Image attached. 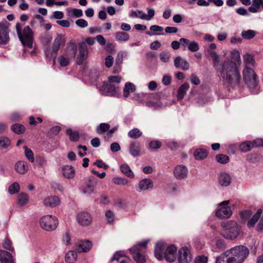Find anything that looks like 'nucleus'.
<instances>
[{
    "label": "nucleus",
    "instance_id": "1",
    "mask_svg": "<svg viewBox=\"0 0 263 263\" xmlns=\"http://www.w3.org/2000/svg\"><path fill=\"white\" fill-rule=\"evenodd\" d=\"M205 55L213 60V66L220 73L221 78L229 85H238L241 81V75L236 64L233 61L220 63L219 55L214 50H204Z\"/></svg>",
    "mask_w": 263,
    "mask_h": 263
},
{
    "label": "nucleus",
    "instance_id": "2",
    "mask_svg": "<svg viewBox=\"0 0 263 263\" xmlns=\"http://www.w3.org/2000/svg\"><path fill=\"white\" fill-rule=\"evenodd\" d=\"M249 250L243 245L237 246L221 254L228 263H242L248 257Z\"/></svg>",
    "mask_w": 263,
    "mask_h": 263
},
{
    "label": "nucleus",
    "instance_id": "3",
    "mask_svg": "<svg viewBox=\"0 0 263 263\" xmlns=\"http://www.w3.org/2000/svg\"><path fill=\"white\" fill-rule=\"evenodd\" d=\"M177 247L175 245L166 247L163 242L156 243L155 249V255L159 260L165 258L168 262H173L176 258Z\"/></svg>",
    "mask_w": 263,
    "mask_h": 263
},
{
    "label": "nucleus",
    "instance_id": "4",
    "mask_svg": "<svg viewBox=\"0 0 263 263\" xmlns=\"http://www.w3.org/2000/svg\"><path fill=\"white\" fill-rule=\"evenodd\" d=\"M17 35L21 43L24 47L32 48L34 40V32L29 26L25 27L22 30V25L17 23L15 26Z\"/></svg>",
    "mask_w": 263,
    "mask_h": 263
},
{
    "label": "nucleus",
    "instance_id": "5",
    "mask_svg": "<svg viewBox=\"0 0 263 263\" xmlns=\"http://www.w3.org/2000/svg\"><path fill=\"white\" fill-rule=\"evenodd\" d=\"M243 80L249 89L254 93L259 91L257 75L253 69L250 67H245L242 71Z\"/></svg>",
    "mask_w": 263,
    "mask_h": 263
},
{
    "label": "nucleus",
    "instance_id": "6",
    "mask_svg": "<svg viewBox=\"0 0 263 263\" xmlns=\"http://www.w3.org/2000/svg\"><path fill=\"white\" fill-rule=\"evenodd\" d=\"M221 226L224 229L221 234L226 239L234 240L240 234V227L235 221L222 222L221 223Z\"/></svg>",
    "mask_w": 263,
    "mask_h": 263
},
{
    "label": "nucleus",
    "instance_id": "7",
    "mask_svg": "<svg viewBox=\"0 0 263 263\" xmlns=\"http://www.w3.org/2000/svg\"><path fill=\"white\" fill-rule=\"evenodd\" d=\"M65 44V38L63 34H58L53 40L51 48L46 46L44 48V52L48 58H54V60L56 55L61 47H63Z\"/></svg>",
    "mask_w": 263,
    "mask_h": 263
},
{
    "label": "nucleus",
    "instance_id": "8",
    "mask_svg": "<svg viewBox=\"0 0 263 263\" xmlns=\"http://www.w3.org/2000/svg\"><path fill=\"white\" fill-rule=\"evenodd\" d=\"M40 222L41 227L45 230L48 231L55 230L58 224V219L50 215L43 216L41 218Z\"/></svg>",
    "mask_w": 263,
    "mask_h": 263
},
{
    "label": "nucleus",
    "instance_id": "9",
    "mask_svg": "<svg viewBox=\"0 0 263 263\" xmlns=\"http://www.w3.org/2000/svg\"><path fill=\"white\" fill-rule=\"evenodd\" d=\"M230 200H225L219 203V208L216 211V216L219 218H229L232 214L231 206H228Z\"/></svg>",
    "mask_w": 263,
    "mask_h": 263
},
{
    "label": "nucleus",
    "instance_id": "10",
    "mask_svg": "<svg viewBox=\"0 0 263 263\" xmlns=\"http://www.w3.org/2000/svg\"><path fill=\"white\" fill-rule=\"evenodd\" d=\"M9 24L5 21L0 22V44H6L10 41Z\"/></svg>",
    "mask_w": 263,
    "mask_h": 263
},
{
    "label": "nucleus",
    "instance_id": "11",
    "mask_svg": "<svg viewBox=\"0 0 263 263\" xmlns=\"http://www.w3.org/2000/svg\"><path fill=\"white\" fill-rule=\"evenodd\" d=\"M98 183V180L93 177H90L85 182L84 186L82 187V192L87 195L92 194L96 189Z\"/></svg>",
    "mask_w": 263,
    "mask_h": 263
},
{
    "label": "nucleus",
    "instance_id": "12",
    "mask_svg": "<svg viewBox=\"0 0 263 263\" xmlns=\"http://www.w3.org/2000/svg\"><path fill=\"white\" fill-rule=\"evenodd\" d=\"M178 262L179 263H190L192 260L190 250L186 247H182L178 252Z\"/></svg>",
    "mask_w": 263,
    "mask_h": 263
},
{
    "label": "nucleus",
    "instance_id": "13",
    "mask_svg": "<svg viewBox=\"0 0 263 263\" xmlns=\"http://www.w3.org/2000/svg\"><path fill=\"white\" fill-rule=\"evenodd\" d=\"M77 220L82 226H89L92 222V217L87 212H81L77 214Z\"/></svg>",
    "mask_w": 263,
    "mask_h": 263
},
{
    "label": "nucleus",
    "instance_id": "14",
    "mask_svg": "<svg viewBox=\"0 0 263 263\" xmlns=\"http://www.w3.org/2000/svg\"><path fill=\"white\" fill-rule=\"evenodd\" d=\"M218 182L221 186H228L232 182V176L228 172H221L218 175Z\"/></svg>",
    "mask_w": 263,
    "mask_h": 263
},
{
    "label": "nucleus",
    "instance_id": "15",
    "mask_svg": "<svg viewBox=\"0 0 263 263\" xmlns=\"http://www.w3.org/2000/svg\"><path fill=\"white\" fill-rule=\"evenodd\" d=\"M88 51L87 45L85 42H81L79 44V54L77 58V64L81 65L83 61L87 58Z\"/></svg>",
    "mask_w": 263,
    "mask_h": 263
},
{
    "label": "nucleus",
    "instance_id": "16",
    "mask_svg": "<svg viewBox=\"0 0 263 263\" xmlns=\"http://www.w3.org/2000/svg\"><path fill=\"white\" fill-rule=\"evenodd\" d=\"M153 187V182L151 179L146 178L142 179L136 185V190L138 192H141L143 191L152 189Z\"/></svg>",
    "mask_w": 263,
    "mask_h": 263
},
{
    "label": "nucleus",
    "instance_id": "17",
    "mask_svg": "<svg viewBox=\"0 0 263 263\" xmlns=\"http://www.w3.org/2000/svg\"><path fill=\"white\" fill-rule=\"evenodd\" d=\"M174 174L177 179H182L187 177L188 169L184 165H179L175 168Z\"/></svg>",
    "mask_w": 263,
    "mask_h": 263
},
{
    "label": "nucleus",
    "instance_id": "18",
    "mask_svg": "<svg viewBox=\"0 0 263 263\" xmlns=\"http://www.w3.org/2000/svg\"><path fill=\"white\" fill-rule=\"evenodd\" d=\"M77 51V46L76 43L70 42L67 44L64 54L72 60L74 59Z\"/></svg>",
    "mask_w": 263,
    "mask_h": 263
},
{
    "label": "nucleus",
    "instance_id": "19",
    "mask_svg": "<svg viewBox=\"0 0 263 263\" xmlns=\"http://www.w3.org/2000/svg\"><path fill=\"white\" fill-rule=\"evenodd\" d=\"M130 251L132 253L133 257L136 262L138 263H145V257L141 253V250H140L137 247H133L130 249Z\"/></svg>",
    "mask_w": 263,
    "mask_h": 263
},
{
    "label": "nucleus",
    "instance_id": "20",
    "mask_svg": "<svg viewBox=\"0 0 263 263\" xmlns=\"http://www.w3.org/2000/svg\"><path fill=\"white\" fill-rule=\"evenodd\" d=\"M129 151L130 155L135 157L140 155L141 152V146L138 142H131L129 145Z\"/></svg>",
    "mask_w": 263,
    "mask_h": 263
},
{
    "label": "nucleus",
    "instance_id": "21",
    "mask_svg": "<svg viewBox=\"0 0 263 263\" xmlns=\"http://www.w3.org/2000/svg\"><path fill=\"white\" fill-rule=\"evenodd\" d=\"M92 244L88 240H80L77 245V250L79 252H85L88 251L91 248Z\"/></svg>",
    "mask_w": 263,
    "mask_h": 263
},
{
    "label": "nucleus",
    "instance_id": "22",
    "mask_svg": "<svg viewBox=\"0 0 263 263\" xmlns=\"http://www.w3.org/2000/svg\"><path fill=\"white\" fill-rule=\"evenodd\" d=\"M174 65L176 68H180L183 70H186L189 68L188 62L180 56H178L175 59Z\"/></svg>",
    "mask_w": 263,
    "mask_h": 263
},
{
    "label": "nucleus",
    "instance_id": "23",
    "mask_svg": "<svg viewBox=\"0 0 263 263\" xmlns=\"http://www.w3.org/2000/svg\"><path fill=\"white\" fill-rule=\"evenodd\" d=\"M14 169L17 173L24 175L28 171V166L26 162L19 161L15 163Z\"/></svg>",
    "mask_w": 263,
    "mask_h": 263
},
{
    "label": "nucleus",
    "instance_id": "24",
    "mask_svg": "<svg viewBox=\"0 0 263 263\" xmlns=\"http://www.w3.org/2000/svg\"><path fill=\"white\" fill-rule=\"evenodd\" d=\"M0 261L1 263H14L11 254L3 250H0Z\"/></svg>",
    "mask_w": 263,
    "mask_h": 263
},
{
    "label": "nucleus",
    "instance_id": "25",
    "mask_svg": "<svg viewBox=\"0 0 263 263\" xmlns=\"http://www.w3.org/2000/svg\"><path fill=\"white\" fill-rule=\"evenodd\" d=\"M39 40L44 48L48 46V45L50 43L52 40V36L49 32L46 31L41 34Z\"/></svg>",
    "mask_w": 263,
    "mask_h": 263
},
{
    "label": "nucleus",
    "instance_id": "26",
    "mask_svg": "<svg viewBox=\"0 0 263 263\" xmlns=\"http://www.w3.org/2000/svg\"><path fill=\"white\" fill-rule=\"evenodd\" d=\"M60 204V199L57 196L47 197L44 200V204L46 206L54 207Z\"/></svg>",
    "mask_w": 263,
    "mask_h": 263
},
{
    "label": "nucleus",
    "instance_id": "27",
    "mask_svg": "<svg viewBox=\"0 0 263 263\" xmlns=\"http://www.w3.org/2000/svg\"><path fill=\"white\" fill-rule=\"evenodd\" d=\"M102 90H104V94L106 96H114L117 92V88L114 85L105 84L102 86Z\"/></svg>",
    "mask_w": 263,
    "mask_h": 263
},
{
    "label": "nucleus",
    "instance_id": "28",
    "mask_svg": "<svg viewBox=\"0 0 263 263\" xmlns=\"http://www.w3.org/2000/svg\"><path fill=\"white\" fill-rule=\"evenodd\" d=\"M62 174L65 177L72 179L75 175V171L72 166L66 165L63 168Z\"/></svg>",
    "mask_w": 263,
    "mask_h": 263
},
{
    "label": "nucleus",
    "instance_id": "29",
    "mask_svg": "<svg viewBox=\"0 0 263 263\" xmlns=\"http://www.w3.org/2000/svg\"><path fill=\"white\" fill-rule=\"evenodd\" d=\"M262 210L261 209H258L253 217L248 220L247 226L250 228H253L260 218Z\"/></svg>",
    "mask_w": 263,
    "mask_h": 263
},
{
    "label": "nucleus",
    "instance_id": "30",
    "mask_svg": "<svg viewBox=\"0 0 263 263\" xmlns=\"http://www.w3.org/2000/svg\"><path fill=\"white\" fill-rule=\"evenodd\" d=\"M194 156L195 159L200 160L205 159L208 156L206 150L203 148H197L194 153Z\"/></svg>",
    "mask_w": 263,
    "mask_h": 263
},
{
    "label": "nucleus",
    "instance_id": "31",
    "mask_svg": "<svg viewBox=\"0 0 263 263\" xmlns=\"http://www.w3.org/2000/svg\"><path fill=\"white\" fill-rule=\"evenodd\" d=\"M135 90L136 87L134 84L130 82L126 83L123 89V97L127 98L130 93L134 92Z\"/></svg>",
    "mask_w": 263,
    "mask_h": 263
},
{
    "label": "nucleus",
    "instance_id": "32",
    "mask_svg": "<svg viewBox=\"0 0 263 263\" xmlns=\"http://www.w3.org/2000/svg\"><path fill=\"white\" fill-rule=\"evenodd\" d=\"M243 61L245 64V67H254L255 61L254 56L249 53H246L243 55Z\"/></svg>",
    "mask_w": 263,
    "mask_h": 263
},
{
    "label": "nucleus",
    "instance_id": "33",
    "mask_svg": "<svg viewBox=\"0 0 263 263\" xmlns=\"http://www.w3.org/2000/svg\"><path fill=\"white\" fill-rule=\"evenodd\" d=\"M189 88V85L184 83L181 85L177 91V98L178 100H182Z\"/></svg>",
    "mask_w": 263,
    "mask_h": 263
},
{
    "label": "nucleus",
    "instance_id": "34",
    "mask_svg": "<svg viewBox=\"0 0 263 263\" xmlns=\"http://www.w3.org/2000/svg\"><path fill=\"white\" fill-rule=\"evenodd\" d=\"M116 40L119 42H126L129 40V35L128 33L119 31L115 34Z\"/></svg>",
    "mask_w": 263,
    "mask_h": 263
},
{
    "label": "nucleus",
    "instance_id": "35",
    "mask_svg": "<svg viewBox=\"0 0 263 263\" xmlns=\"http://www.w3.org/2000/svg\"><path fill=\"white\" fill-rule=\"evenodd\" d=\"M77 257V254L74 251H69L65 255V261L67 263H74Z\"/></svg>",
    "mask_w": 263,
    "mask_h": 263
},
{
    "label": "nucleus",
    "instance_id": "36",
    "mask_svg": "<svg viewBox=\"0 0 263 263\" xmlns=\"http://www.w3.org/2000/svg\"><path fill=\"white\" fill-rule=\"evenodd\" d=\"M120 170L122 173H123L127 177L130 178H134V174L131 170L130 167L127 164H122L120 166Z\"/></svg>",
    "mask_w": 263,
    "mask_h": 263
},
{
    "label": "nucleus",
    "instance_id": "37",
    "mask_svg": "<svg viewBox=\"0 0 263 263\" xmlns=\"http://www.w3.org/2000/svg\"><path fill=\"white\" fill-rule=\"evenodd\" d=\"M66 133L69 136V139L71 141H78L80 138L79 133L76 130H72L71 128L66 130Z\"/></svg>",
    "mask_w": 263,
    "mask_h": 263
},
{
    "label": "nucleus",
    "instance_id": "38",
    "mask_svg": "<svg viewBox=\"0 0 263 263\" xmlns=\"http://www.w3.org/2000/svg\"><path fill=\"white\" fill-rule=\"evenodd\" d=\"M253 148L252 142L246 141L241 143L239 146V150L243 153L249 152Z\"/></svg>",
    "mask_w": 263,
    "mask_h": 263
},
{
    "label": "nucleus",
    "instance_id": "39",
    "mask_svg": "<svg viewBox=\"0 0 263 263\" xmlns=\"http://www.w3.org/2000/svg\"><path fill=\"white\" fill-rule=\"evenodd\" d=\"M71 60V59L63 54L59 56L58 61L61 66L66 67L69 64Z\"/></svg>",
    "mask_w": 263,
    "mask_h": 263
},
{
    "label": "nucleus",
    "instance_id": "40",
    "mask_svg": "<svg viewBox=\"0 0 263 263\" xmlns=\"http://www.w3.org/2000/svg\"><path fill=\"white\" fill-rule=\"evenodd\" d=\"M148 14L146 15L145 13H143L139 17L142 20H145L147 21L151 20L153 16L155 15V10L153 9L148 8L147 9Z\"/></svg>",
    "mask_w": 263,
    "mask_h": 263
},
{
    "label": "nucleus",
    "instance_id": "41",
    "mask_svg": "<svg viewBox=\"0 0 263 263\" xmlns=\"http://www.w3.org/2000/svg\"><path fill=\"white\" fill-rule=\"evenodd\" d=\"M256 35L255 31L252 30H244L241 32L242 37L246 40L253 39Z\"/></svg>",
    "mask_w": 263,
    "mask_h": 263
},
{
    "label": "nucleus",
    "instance_id": "42",
    "mask_svg": "<svg viewBox=\"0 0 263 263\" xmlns=\"http://www.w3.org/2000/svg\"><path fill=\"white\" fill-rule=\"evenodd\" d=\"M142 132L137 128H134L129 131L128 133V136L133 139H138L142 136Z\"/></svg>",
    "mask_w": 263,
    "mask_h": 263
},
{
    "label": "nucleus",
    "instance_id": "43",
    "mask_svg": "<svg viewBox=\"0 0 263 263\" xmlns=\"http://www.w3.org/2000/svg\"><path fill=\"white\" fill-rule=\"evenodd\" d=\"M110 128V125L105 123H101L97 127V132L99 134H102L103 133L107 132Z\"/></svg>",
    "mask_w": 263,
    "mask_h": 263
},
{
    "label": "nucleus",
    "instance_id": "44",
    "mask_svg": "<svg viewBox=\"0 0 263 263\" xmlns=\"http://www.w3.org/2000/svg\"><path fill=\"white\" fill-rule=\"evenodd\" d=\"M112 181L117 185H127L129 183V181L127 179L118 177H114Z\"/></svg>",
    "mask_w": 263,
    "mask_h": 263
},
{
    "label": "nucleus",
    "instance_id": "45",
    "mask_svg": "<svg viewBox=\"0 0 263 263\" xmlns=\"http://www.w3.org/2000/svg\"><path fill=\"white\" fill-rule=\"evenodd\" d=\"M231 54L232 55V59L238 63L237 64L235 62H234L239 69V67L241 63L239 52L238 50H234L231 52ZM238 71H239V70ZM239 72L240 73V72Z\"/></svg>",
    "mask_w": 263,
    "mask_h": 263
},
{
    "label": "nucleus",
    "instance_id": "46",
    "mask_svg": "<svg viewBox=\"0 0 263 263\" xmlns=\"http://www.w3.org/2000/svg\"><path fill=\"white\" fill-rule=\"evenodd\" d=\"M28 201V195L24 193H21L17 197L18 203L21 205H24L27 203Z\"/></svg>",
    "mask_w": 263,
    "mask_h": 263
},
{
    "label": "nucleus",
    "instance_id": "47",
    "mask_svg": "<svg viewBox=\"0 0 263 263\" xmlns=\"http://www.w3.org/2000/svg\"><path fill=\"white\" fill-rule=\"evenodd\" d=\"M11 129L15 133L20 134L24 133L25 130V127L19 124H15L11 126Z\"/></svg>",
    "mask_w": 263,
    "mask_h": 263
},
{
    "label": "nucleus",
    "instance_id": "48",
    "mask_svg": "<svg viewBox=\"0 0 263 263\" xmlns=\"http://www.w3.org/2000/svg\"><path fill=\"white\" fill-rule=\"evenodd\" d=\"M25 155L27 159L31 162H33L34 161V155L31 149L24 146Z\"/></svg>",
    "mask_w": 263,
    "mask_h": 263
},
{
    "label": "nucleus",
    "instance_id": "49",
    "mask_svg": "<svg viewBox=\"0 0 263 263\" xmlns=\"http://www.w3.org/2000/svg\"><path fill=\"white\" fill-rule=\"evenodd\" d=\"M216 160L218 162L220 163L226 164L229 162V158L228 156L225 155L219 154L216 155Z\"/></svg>",
    "mask_w": 263,
    "mask_h": 263
},
{
    "label": "nucleus",
    "instance_id": "50",
    "mask_svg": "<svg viewBox=\"0 0 263 263\" xmlns=\"http://www.w3.org/2000/svg\"><path fill=\"white\" fill-rule=\"evenodd\" d=\"M11 144L10 140L6 137H0V147L3 148L8 147Z\"/></svg>",
    "mask_w": 263,
    "mask_h": 263
},
{
    "label": "nucleus",
    "instance_id": "51",
    "mask_svg": "<svg viewBox=\"0 0 263 263\" xmlns=\"http://www.w3.org/2000/svg\"><path fill=\"white\" fill-rule=\"evenodd\" d=\"M20 190V185L17 182L12 183L9 187V192L10 194H14L17 193Z\"/></svg>",
    "mask_w": 263,
    "mask_h": 263
},
{
    "label": "nucleus",
    "instance_id": "52",
    "mask_svg": "<svg viewBox=\"0 0 263 263\" xmlns=\"http://www.w3.org/2000/svg\"><path fill=\"white\" fill-rule=\"evenodd\" d=\"M105 216L107 222L109 224L112 223L115 220V214L114 212L110 210H108L105 213Z\"/></svg>",
    "mask_w": 263,
    "mask_h": 263
},
{
    "label": "nucleus",
    "instance_id": "53",
    "mask_svg": "<svg viewBox=\"0 0 263 263\" xmlns=\"http://www.w3.org/2000/svg\"><path fill=\"white\" fill-rule=\"evenodd\" d=\"M171 57V54L166 51H163L160 54V59L161 61L164 63H167L169 61Z\"/></svg>",
    "mask_w": 263,
    "mask_h": 263
},
{
    "label": "nucleus",
    "instance_id": "54",
    "mask_svg": "<svg viewBox=\"0 0 263 263\" xmlns=\"http://www.w3.org/2000/svg\"><path fill=\"white\" fill-rule=\"evenodd\" d=\"M252 215V211L250 210H247L241 211L240 213V218L242 221H245L249 218Z\"/></svg>",
    "mask_w": 263,
    "mask_h": 263
},
{
    "label": "nucleus",
    "instance_id": "55",
    "mask_svg": "<svg viewBox=\"0 0 263 263\" xmlns=\"http://www.w3.org/2000/svg\"><path fill=\"white\" fill-rule=\"evenodd\" d=\"M11 241L8 238H6L3 243V246L5 249L13 252L14 251V248L11 246Z\"/></svg>",
    "mask_w": 263,
    "mask_h": 263
},
{
    "label": "nucleus",
    "instance_id": "56",
    "mask_svg": "<svg viewBox=\"0 0 263 263\" xmlns=\"http://www.w3.org/2000/svg\"><path fill=\"white\" fill-rule=\"evenodd\" d=\"M188 49L192 52H196L199 49V45L196 42H192L189 44Z\"/></svg>",
    "mask_w": 263,
    "mask_h": 263
},
{
    "label": "nucleus",
    "instance_id": "57",
    "mask_svg": "<svg viewBox=\"0 0 263 263\" xmlns=\"http://www.w3.org/2000/svg\"><path fill=\"white\" fill-rule=\"evenodd\" d=\"M161 146V143L159 141H152L149 144V148L153 149H158Z\"/></svg>",
    "mask_w": 263,
    "mask_h": 263
},
{
    "label": "nucleus",
    "instance_id": "58",
    "mask_svg": "<svg viewBox=\"0 0 263 263\" xmlns=\"http://www.w3.org/2000/svg\"><path fill=\"white\" fill-rule=\"evenodd\" d=\"M76 25L81 28H85L88 26L87 22L82 18L78 19L76 21Z\"/></svg>",
    "mask_w": 263,
    "mask_h": 263
},
{
    "label": "nucleus",
    "instance_id": "59",
    "mask_svg": "<svg viewBox=\"0 0 263 263\" xmlns=\"http://www.w3.org/2000/svg\"><path fill=\"white\" fill-rule=\"evenodd\" d=\"M167 146L172 151H175L179 147V144L176 142L172 141L167 143Z\"/></svg>",
    "mask_w": 263,
    "mask_h": 263
},
{
    "label": "nucleus",
    "instance_id": "60",
    "mask_svg": "<svg viewBox=\"0 0 263 263\" xmlns=\"http://www.w3.org/2000/svg\"><path fill=\"white\" fill-rule=\"evenodd\" d=\"M94 165H97L100 168H103L105 170H107L108 168V165L106 164L101 160H98L93 163Z\"/></svg>",
    "mask_w": 263,
    "mask_h": 263
},
{
    "label": "nucleus",
    "instance_id": "61",
    "mask_svg": "<svg viewBox=\"0 0 263 263\" xmlns=\"http://www.w3.org/2000/svg\"><path fill=\"white\" fill-rule=\"evenodd\" d=\"M113 62V57L111 55H108L105 59V65L107 67L109 68L112 65Z\"/></svg>",
    "mask_w": 263,
    "mask_h": 263
},
{
    "label": "nucleus",
    "instance_id": "62",
    "mask_svg": "<svg viewBox=\"0 0 263 263\" xmlns=\"http://www.w3.org/2000/svg\"><path fill=\"white\" fill-rule=\"evenodd\" d=\"M108 79L110 82H116L119 83H120L122 78L119 76H112L109 77Z\"/></svg>",
    "mask_w": 263,
    "mask_h": 263
},
{
    "label": "nucleus",
    "instance_id": "63",
    "mask_svg": "<svg viewBox=\"0 0 263 263\" xmlns=\"http://www.w3.org/2000/svg\"><path fill=\"white\" fill-rule=\"evenodd\" d=\"M252 146L253 147H259L262 146L263 147V139H257L255 140H254L252 142Z\"/></svg>",
    "mask_w": 263,
    "mask_h": 263
},
{
    "label": "nucleus",
    "instance_id": "64",
    "mask_svg": "<svg viewBox=\"0 0 263 263\" xmlns=\"http://www.w3.org/2000/svg\"><path fill=\"white\" fill-rule=\"evenodd\" d=\"M208 258L205 256H198L195 258V263H207Z\"/></svg>",
    "mask_w": 263,
    "mask_h": 263
}]
</instances>
